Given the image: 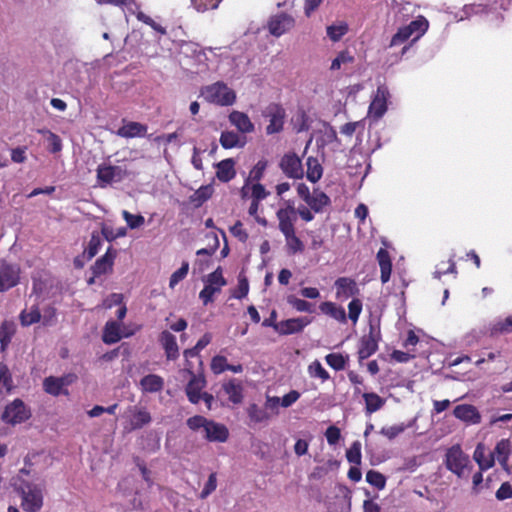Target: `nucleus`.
<instances>
[{"label":"nucleus","instance_id":"1","mask_svg":"<svg viewBox=\"0 0 512 512\" xmlns=\"http://www.w3.org/2000/svg\"><path fill=\"white\" fill-rule=\"evenodd\" d=\"M201 95L208 103L219 106H230L236 101L235 92L222 81L203 87Z\"/></svg>","mask_w":512,"mask_h":512},{"label":"nucleus","instance_id":"2","mask_svg":"<svg viewBox=\"0 0 512 512\" xmlns=\"http://www.w3.org/2000/svg\"><path fill=\"white\" fill-rule=\"evenodd\" d=\"M21 495V507L25 512H38L43 506L42 489L31 482L24 481L18 488Z\"/></svg>","mask_w":512,"mask_h":512},{"label":"nucleus","instance_id":"3","mask_svg":"<svg viewBox=\"0 0 512 512\" xmlns=\"http://www.w3.org/2000/svg\"><path fill=\"white\" fill-rule=\"evenodd\" d=\"M32 416L30 408L20 398L14 399L7 404L1 414V420L9 425L15 426L29 420Z\"/></svg>","mask_w":512,"mask_h":512},{"label":"nucleus","instance_id":"4","mask_svg":"<svg viewBox=\"0 0 512 512\" xmlns=\"http://www.w3.org/2000/svg\"><path fill=\"white\" fill-rule=\"evenodd\" d=\"M97 181L99 186L104 188L113 182H121L129 176L126 168L110 164H100L97 167Z\"/></svg>","mask_w":512,"mask_h":512},{"label":"nucleus","instance_id":"5","mask_svg":"<svg viewBox=\"0 0 512 512\" xmlns=\"http://www.w3.org/2000/svg\"><path fill=\"white\" fill-rule=\"evenodd\" d=\"M226 280L223 277L221 267H218L215 271L207 276L206 284L199 293V298L202 300L204 305L213 302V297L216 293L221 291V288L226 285Z\"/></svg>","mask_w":512,"mask_h":512},{"label":"nucleus","instance_id":"6","mask_svg":"<svg viewBox=\"0 0 512 512\" xmlns=\"http://www.w3.org/2000/svg\"><path fill=\"white\" fill-rule=\"evenodd\" d=\"M445 456L446 468L458 477H462L470 460L468 455L463 452L460 445L457 444L450 447Z\"/></svg>","mask_w":512,"mask_h":512},{"label":"nucleus","instance_id":"7","mask_svg":"<svg viewBox=\"0 0 512 512\" xmlns=\"http://www.w3.org/2000/svg\"><path fill=\"white\" fill-rule=\"evenodd\" d=\"M295 18L287 13L281 12L272 15L267 22V29L269 33L275 37H280L295 26Z\"/></svg>","mask_w":512,"mask_h":512},{"label":"nucleus","instance_id":"8","mask_svg":"<svg viewBox=\"0 0 512 512\" xmlns=\"http://www.w3.org/2000/svg\"><path fill=\"white\" fill-rule=\"evenodd\" d=\"M264 116L269 118V124L266 127L268 135L280 133L284 128L286 111L277 103H271L265 110Z\"/></svg>","mask_w":512,"mask_h":512},{"label":"nucleus","instance_id":"9","mask_svg":"<svg viewBox=\"0 0 512 512\" xmlns=\"http://www.w3.org/2000/svg\"><path fill=\"white\" fill-rule=\"evenodd\" d=\"M279 167L288 178L302 179L304 176L302 161L294 152L284 154Z\"/></svg>","mask_w":512,"mask_h":512},{"label":"nucleus","instance_id":"10","mask_svg":"<svg viewBox=\"0 0 512 512\" xmlns=\"http://www.w3.org/2000/svg\"><path fill=\"white\" fill-rule=\"evenodd\" d=\"M390 96L386 86L377 87L376 94L370 103L368 114L374 120H379L387 111V101Z\"/></svg>","mask_w":512,"mask_h":512},{"label":"nucleus","instance_id":"11","mask_svg":"<svg viewBox=\"0 0 512 512\" xmlns=\"http://www.w3.org/2000/svg\"><path fill=\"white\" fill-rule=\"evenodd\" d=\"M20 280V268L18 265L3 263L0 267V292L8 291L15 287Z\"/></svg>","mask_w":512,"mask_h":512},{"label":"nucleus","instance_id":"12","mask_svg":"<svg viewBox=\"0 0 512 512\" xmlns=\"http://www.w3.org/2000/svg\"><path fill=\"white\" fill-rule=\"evenodd\" d=\"M379 333L371 327L367 335L361 337L358 347V359L360 362L372 356L378 350Z\"/></svg>","mask_w":512,"mask_h":512},{"label":"nucleus","instance_id":"13","mask_svg":"<svg viewBox=\"0 0 512 512\" xmlns=\"http://www.w3.org/2000/svg\"><path fill=\"white\" fill-rule=\"evenodd\" d=\"M334 285L336 288V298L339 300H347L360 293L357 282L350 277H339L336 279Z\"/></svg>","mask_w":512,"mask_h":512},{"label":"nucleus","instance_id":"14","mask_svg":"<svg viewBox=\"0 0 512 512\" xmlns=\"http://www.w3.org/2000/svg\"><path fill=\"white\" fill-rule=\"evenodd\" d=\"M311 323L307 317L291 318L280 321L276 327V332L280 335H291L300 333Z\"/></svg>","mask_w":512,"mask_h":512},{"label":"nucleus","instance_id":"15","mask_svg":"<svg viewBox=\"0 0 512 512\" xmlns=\"http://www.w3.org/2000/svg\"><path fill=\"white\" fill-rule=\"evenodd\" d=\"M278 219V228L283 235L295 231L294 222L296 221V211L291 205L286 208H280L276 213Z\"/></svg>","mask_w":512,"mask_h":512},{"label":"nucleus","instance_id":"16","mask_svg":"<svg viewBox=\"0 0 512 512\" xmlns=\"http://www.w3.org/2000/svg\"><path fill=\"white\" fill-rule=\"evenodd\" d=\"M204 438L209 442H226L229 438L228 428L222 424L209 420L204 431Z\"/></svg>","mask_w":512,"mask_h":512},{"label":"nucleus","instance_id":"17","mask_svg":"<svg viewBox=\"0 0 512 512\" xmlns=\"http://www.w3.org/2000/svg\"><path fill=\"white\" fill-rule=\"evenodd\" d=\"M453 415L467 424H479L481 422L478 409L471 404L457 405L453 410Z\"/></svg>","mask_w":512,"mask_h":512},{"label":"nucleus","instance_id":"18","mask_svg":"<svg viewBox=\"0 0 512 512\" xmlns=\"http://www.w3.org/2000/svg\"><path fill=\"white\" fill-rule=\"evenodd\" d=\"M206 385V380L202 375L191 376L188 384L186 385L185 392L188 400L192 404H198L201 400L202 389Z\"/></svg>","mask_w":512,"mask_h":512},{"label":"nucleus","instance_id":"19","mask_svg":"<svg viewBox=\"0 0 512 512\" xmlns=\"http://www.w3.org/2000/svg\"><path fill=\"white\" fill-rule=\"evenodd\" d=\"M116 255V250H113L112 247H109L106 253L98 258L94 265L91 267L93 275L97 277L111 270Z\"/></svg>","mask_w":512,"mask_h":512},{"label":"nucleus","instance_id":"20","mask_svg":"<svg viewBox=\"0 0 512 512\" xmlns=\"http://www.w3.org/2000/svg\"><path fill=\"white\" fill-rule=\"evenodd\" d=\"M159 341L168 360H176L179 357V348L176 342V337L172 333L167 330L161 332Z\"/></svg>","mask_w":512,"mask_h":512},{"label":"nucleus","instance_id":"21","mask_svg":"<svg viewBox=\"0 0 512 512\" xmlns=\"http://www.w3.org/2000/svg\"><path fill=\"white\" fill-rule=\"evenodd\" d=\"M148 127L145 124L129 121L124 123L117 131V135L123 138L144 137Z\"/></svg>","mask_w":512,"mask_h":512},{"label":"nucleus","instance_id":"22","mask_svg":"<svg viewBox=\"0 0 512 512\" xmlns=\"http://www.w3.org/2000/svg\"><path fill=\"white\" fill-rule=\"evenodd\" d=\"M235 176V161L232 158L224 159L216 164V177L219 181L227 183Z\"/></svg>","mask_w":512,"mask_h":512},{"label":"nucleus","instance_id":"23","mask_svg":"<svg viewBox=\"0 0 512 512\" xmlns=\"http://www.w3.org/2000/svg\"><path fill=\"white\" fill-rule=\"evenodd\" d=\"M377 261L380 267V279L383 284L390 280L392 272V261L389 252L385 248H380L377 252Z\"/></svg>","mask_w":512,"mask_h":512},{"label":"nucleus","instance_id":"24","mask_svg":"<svg viewBox=\"0 0 512 512\" xmlns=\"http://www.w3.org/2000/svg\"><path fill=\"white\" fill-rule=\"evenodd\" d=\"M229 121L242 133H251L254 131V124L246 113L232 111L229 114Z\"/></svg>","mask_w":512,"mask_h":512},{"label":"nucleus","instance_id":"25","mask_svg":"<svg viewBox=\"0 0 512 512\" xmlns=\"http://www.w3.org/2000/svg\"><path fill=\"white\" fill-rule=\"evenodd\" d=\"M222 389L233 404H240L243 401V386L240 381L231 379L222 385Z\"/></svg>","mask_w":512,"mask_h":512},{"label":"nucleus","instance_id":"26","mask_svg":"<svg viewBox=\"0 0 512 512\" xmlns=\"http://www.w3.org/2000/svg\"><path fill=\"white\" fill-rule=\"evenodd\" d=\"M140 387L144 393L160 392L164 388V380L157 374H148L140 380Z\"/></svg>","mask_w":512,"mask_h":512},{"label":"nucleus","instance_id":"27","mask_svg":"<svg viewBox=\"0 0 512 512\" xmlns=\"http://www.w3.org/2000/svg\"><path fill=\"white\" fill-rule=\"evenodd\" d=\"M319 309L323 314H326L341 323H346L347 321L345 309L342 306H338L334 302H322L319 305Z\"/></svg>","mask_w":512,"mask_h":512},{"label":"nucleus","instance_id":"28","mask_svg":"<svg viewBox=\"0 0 512 512\" xmlns=\"http://www.w3.org/2000/svg\"><path fill=\"white\" fill-rule=\"evenodd\" d=\"M306 204L315 213H321L326 206L331 204V200L326 193L315 189L310 200Z\"/></svg>","mask_w":512,"mask_h":512},{"label":"nucleus","instance_id":"29","mask_svg":"<svg viewBox=\"0 0 512 512\" xmlns=\"http://www.w3.org/2000/svg\"><path fill=\"white\" fill-rule=\"evenodd\" d=\"M22 326L28 327L41 321V310L38 304L32 305L29 309H24L19 315Z\"/></svg>","mask_w":512,"mask_h":512},{"label":"nucleus","instance_id":"30","mask_svg":"<svg viewBox=\"0 0 512 512\" xmlns=\"http://www.w3.org/2000/svg\"><path fill=\"white\" fill-rule=\"evenodd\" d=\"M122 338L120 326L116 321H108L103 330L102 340L105 344H114Z\"/></svg>","mask_w":512,"mask_h":512},{"label":"nucleus","instance_id":"31","mask_svg":"<svg viewBox=\"0 0 512 512\" xmlns=\"http://www.w3.org/2000/svg\"><path fill=\"white\" fill-rule=\"evenodd\" d=\"M362 397L365 401V412L369 415L380 410L385 404V399L375 392L363 393Z\"/></svg>","mask_w":512,"mask_h":512},{"label":"nucleus","instance_id":"32","mask_svg":"<svg viewBox=\"0 0 512 512\" xmlns=\"http://www.w3.org/2000/svg\"><path fill=\"white\" fill-rule=\"evenodd\" d=\"M63 388L64 381L58 377L49 376L46 377L43 381L44 391L52 396H59L62 393L67 394L68 391L63 390Z\"/></svg>","mask_w":512,"mask_h":512},{"label":"nucleus","instance_id":"33","mask_svg":"<svg viewBox=\"0 0 512 512\" xmlns=\"http://www.w3.org/2000/svg\"><path fill=\"white\" fill-rule=\"evenodd\" d=\"M306 165H307V171H306L307 179L312 183L318 182L323 175V168H322L321 164L319 163V160L315 157L310 156L307 158Z\"/></svg>","mask_w":512,"mask_h":512},{"label":"nucleus","instance_id":"34","mask_svg":"<svg viewBox=\"0 0 512 512\" xmlns=\"http://www.w3.org/2000/svg\"><path fill=\"white\" fill-rule=\"evenodd\" d=\"M219 142L224 149L243 147L245 142H241L239 135L234 131H223Z\"/></svg>","mask_w":512,"mask_h":512},{"label":"nucleus","instance_id":"35","mask_svg":"<svg viewBox=\"0 0 512 512\" xmlns=\"http://www.w3.org/2000/svg\"><path fill=\"white\" fill-rule=\"evenodd\" d=\"M151 420V415L145 408L137 409L130 420L131 429H141L143 426L149 424Z\"/></svg>","mask_w":512,"mask_h":512},{"label":"nucleus","instance_id":"36","mask_svg":"<svg viewBox=\"0 0 512 512\" xmlns=\"http://www.w3.org/2000/svg\"><path fill=\"white\" fill-rule=\"evenodd\" d=\"M490 3L487 0H483L479 3L467 4L463 8V12L466 17H472L475 15L489 14Z\"/></svg>","mask_w":512,"mask_h":512},{"label":"nucleus","instance_id":"37","mask_svg":"<svg viewBox=\"0 0 512 512\" xmlns=\"http://www.w3.org/2000/svg\"><path fill=\"white\" fill-rule=\"evenodd\" d=\"M288 254L302 253L305 249L303 242L296 236L295 231L284 235Z\"/></svg>","mask_w":512,"mask_h":512},{"label":"nucleus","instance_id":"38","mask_svg":"<svg viewBox=\"0 0 512 512\" xmlns=\"http://www.w3.org/2000/svg\"><path fill=\"white\" fill-rule=\"evenodd\" d=\"M474 460L479 465L481 471L490 469L491 467H493L495 463L493 454H490L488 457H485L481 445H478L474 451Z\"/></svg>","mask_w":512,"mask_h":512},{"label":"nucleus","instance_id":"39","mask_svg":"<svg viewBox=\"0 0 512 512\" xmlns=\"http://www.w3.org/2000/svg\"><path fill=\"white\" fill-rule=\"evenodd\" d=\"M405 27L408 28V31L411 34V36L414 33H417V36L415 39H418L420 36H422L427 31V29L429 27V23L425 17L418 16L415 20L411 21Z\"/></svg>","mask_w":512,"mask_h":512},{"label":"nucleus","instance_id":"40","mask_svg":"<svg viewBox=\"0 0 512 512\" xmlns=\"http://www.w3.org/2000/svg\"><path fill=\"white\" fill-rule=\"evenodd\" d=\"M102 241L100 237V233L97 231H93L91 234L90 241L88 243L87 248L84 250V257L87 260H91L99 251L101 247Z\"/></svg>","mask_w":512,"mask_h":512},{"label":"nucleus","instance_id":"41","mask_svg":"<svg viewBox=\"0 0 512 512\" xmlns=\"http://www.w3.org/2000/svg\"><path fill=\"white\" fill-rule=\"evenodd\" d=\"M14 332L15 329L13 323L4 321L0 325V346L2 351H4L9 345L12 336L14 335Z\"/></svg>","mask_w":512,"mask_h":512},{"label":"nucleus","instance_id":"42","mask_svg":"<svg viewBox=\"0 0 512 512\" xmlns=\"http://www.w3.org/2000/svg\"><path fill=\"white\" fill-rule=\"evenodd\" d=\"M13 389V379L8 366L4 363H0V393L5 390L6 393H10Z\"/></svg>","mask_w":512,"mask_h":512},{"label":"nucleus","instance_id":"43","mask_svg":"<svg viewBox=\"0 0 512 512\" xmlns=\"http://www.w3.org/2000/svg\"><path fill=\"white\" fill-rule=\"evenodd\" d=\"M247 413L249 419L254 423H262L270 417L266 409L259 407L257 404H250Z\"/></svg>","mask_w":512,"mask_h":512},{"label":"nucleus","instance_id":"44","mask_svg":"<svg viewBox=\"0 0 512 512\" xmlns=\"http://www.w3.org/2000/svg\"><path fill=\"white\" fill-rule=\"evenodd\" d=\"M327 364L336 371L345 369L348 357H344L341 353H330L325 357Z\"/></svg>","mask_w":512,"mask_h":512},{"label":"nucleus","instance_id":"45","mask_svg":"<svg viewBox=\"0 0 512 512\" xmlns=\"http://www.w3.org/2000/svg\"><path fill=\"white\" fill-rule=\"evenodd\" d=\"M326 32L331 41L337 42L348 32V25L344 22L333 24L327 27Z\"/></svg>","mask_w":512,"mask_h":512},{"label":"nucleus","instance_id":"46","mask_svg":"<svg viewBox=\"0 0 512 512\" xmlns=\"http://www.w3.org/2000/svg\"><path fill=\"white\" fill-rule=\"evenodd\" d=\"M308 372L311 377L319 378L322 382H326L330 379L329 373L325 370L322 364L315 360L308 366Z\"/></svg>","mask_w":512,"mask_h":512},{"label":"nucleus","instance_id":"47","mask_svg":"<svg viewBox=\"0 0 512 512\" xmlns=\"http://www.w3.org/2000/svg\"><path fill=\"white\" fill-rule=\"evenodd\" d=\"M287 302L298 312L312 313L314 311L313 304H311L310 302H308L306 300L299 299L294 295H289L287 297Z\"/></svg>","mask_w":512,"mask_h":512},{"label":"nucleus","instance_id":"48","mask_svg":"<svg viewBox=\"0 0 512 512\" xmlns=\"http://www.w3.org/2000/svg\"><path fill=\"white\" fill-rule=\"evenodd\" d=\"M354 56L348 50H343L338 53L337 57L332 61L330 69L332 71L339 70L342 65L353 63Z\"/></svg>","mask_w":512,"mask_h":512},{"label":"nucleus","instance_id":"49","mask_svg":"<svg viewBox=\"0 0 512 512\" xmlns=\"http://www.w3.org/2000/svg\"><path fill=\"white\" fill-rule=\"evenodd\" d=\"M346 458L349 463L355 465L361 464V443L359 441H355L351 444L350 448L346 451Z\"/></svg>","mask_w":512,"mask_h":512},{"label":"nucleus","instance_id":"50","mask_svg":"<svg viewBox=\"0 0 512 512\" xmlns=\"http://www.w3.org/2000/svg\"><path fill=\"white\" fill-rule=\"evenodd\" d=\"M366 481L376 487L377 489L379 490H382L385 488V485H386V478L385 476L378 472V471H375V470H369L366 474Z\"/></svg>","mask_w":512,"mask_h":512},{"label":"nucleus","instance_id":"51","mask_svg":"<svg viewBox=\"0 0 512 512\" xmlns=\"http://www.w3.org/2000/svg\"><path fill=\"white\" fill-rule=\"evenodd\" d=\"M213 194V187L211 185H205L201 186L199 189H197L193 196L192 200L194 202H197V205L203 204L205 201H207L209 198H211Z\"/></svg>","mask_w":512,"mask_h":512},{"label":"nucleus","instance_id":"52","mask_svg":"<svg viewBox=\"0 0 512 512\" xmlns=\"http://www.w3.org/2000/svg\"><path fill=\"white\" fill-rule=\"evenodd\" d=\"M363 303L359 298H353L348 304V317L355 324L362 312Z\"/></svg>","mask_w":512,"mask_h":512},{"label":"nucleus","instance_id":"53","mask_svg":"<svg viewBox=\"0 0 512 512\" xmlns=\"http://www.w3.org/2000/svg\"><path fill=\"white\" fill-rule=\"evenodd\" d=\"M189 263L183 261L181 267L176 270L170 277L169 287L173 289L179 282H181L188 274Z\"/></svg>","mask_w":512,"mask_h":512},{"label":"nucleus","instance_id":"54","mask_svg":"<svg viewBox=\"0 0 512 512\" xmlns=\"http://www.w3.org/2000/svg\"><path fill=\"white\" fill-rule=\"evenodd\" d=\"M494 453L496 454L497 460L505 458H509L511 454V443L509 439L500 440L494 449Z\"/></svg>","mask_w":512,"mask_h":512},{"label":"nucleus","instance_id":"55","mask_svg":"<svg viewBox=\"0 0 512 512\" xmlns=\"http://www.w3.org/2000/svg\"><path fill=\"white\" fill-rule=\"evenodd\" d=\"M57 319V309L54 305H48L43 309V314H41L42 324L44 326H52L56 323Z\"/></svg>","mask_w":512,"mask_h":512},{"label":"nucleus","instance_id":"56","mask_svg":"<svg viewBox=\"0 0 512 512\" xmlns=\"http://www.w3.org/2000/svg\"><path fill=\"white\" fill-rule=\"evenodd\" d=\"M405 429H406L405 425L403 423H401V424H396V425H392V426L382 427L380 430V433L383 436L387 437L389 440H392V439L396 438L398 435H400L401 433H403Z\"/></svg>","mask_w":512,"mask_h":512},{"label":"nucleus","instance_id":"57","mask_svg":"<svg viewBox=\"0 0 512 512\" xmlns=\"http://www.w3.org/2000/svg\"><path fill=\"white\" fill-rule=\"evenodd\" d=\"M122 216L125 219L128 227L131 229L138 228V227L142 226L145 222V219L142 215H140V214L134 215L126 210H123Z\"/></svg>","mask_w":512,"mask_h":512},{"label":"nucleus","instance_id":"58","mask_svg":"<svg viewBox=\"0 0 512 512\" xmlns=\"http://www.w3.org/2000/svg\"><path fill=\"white\" fill-rule=\"evenodd\" d=\"M209 419L201 415H195L187 419L186 424L189 429L192 431H197L199 429H203L205 431V427L207 426Z\"/></svg>","mask_w":512,"mask_h":512},{"label":"nucleus","instance_id":"59","mask_svg":"<svg viewBox=\"0 0 512 512\" xmlns=\"http://www.w3.org/2000/svg\"><path fill=\"white\" fill-rule=\"evenodd\" d=\"M227 358L222 355H216L211 360V370L214 374H221L227 370Z\"/></svg>","mask_w":512,"mask_h":512},{"label":"nucleus","instance_id":"60","mask_svg":"<svg viewBox=\"0 0 512 512\" xmlns=\"http://www.w3.org/2000/svg\"><path fill=\"white\" fill-rule=\"evenodd\" d=\"M46 133L48 134L47 141L49 152L53 154L59 153L62 150L61 138L51 131H46Z\"/></svg>","mask_w":512,"mask_h":512},{"label":"nucleus","instance_id":"61","mask_svg":"<svg viewBox=\"0 0 512 512\" xmlns=\"http://www.w3.org/2000/svg\"><path fill=\"white\" fill-rule=\"evenodd\" d=\"M490 3V13H501L508 11L512 5V0H487Z\"/></svg>","mask_w":512,"mask_h":512},{"label":"nucleus","instance_id":"62","mask_svg":"<svg viewBox=\"0 0 512 512\" xmlns=\"http://www.w3.org/2000/svg\"><path fill=\"white\" fill-rule=\"evenodd\" d=\"M267 165H268L267 160H265V159L259 160L255 164V166L252 168V170L250 171V178L256 182L260 181L264 175V171L266 170Z\"/></svg>","mask_w":512,"mask_h":512},{"label":"nucleus","instance_id":"63","mask_svg":"<svg viewBox=\"0 0 512 512\" xmlns=\"http://www.w3.org/2000/svg\"><path fill=\"white\" fill-rule=\"evenodd\" d=\"M411 37V34L408 31V28L405 26L398 29V31L393 35L390 46L401 45L406 42Z\"/></svg>","mask_w":512,"mask_h":512},{"label":"nucleus","instance_id":"64","mask_svg":"<svg viewBox=\"0 0 512 512\" xmlns=\"http://www.w3.org/2000/svg\"><path fill=\"white\" fill-rule=\"evenodd\" d=\"M230 232L235 238L243 243L248 240V233L243 228V224L240 220L236 221V223L230 228Z\"/></svg>","mask_w":512,"mask_h":512}]
</instances>
